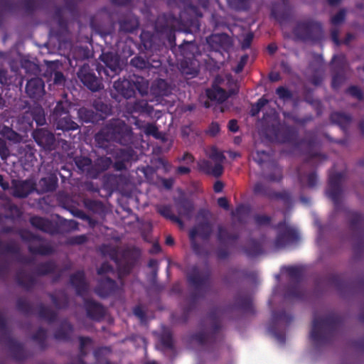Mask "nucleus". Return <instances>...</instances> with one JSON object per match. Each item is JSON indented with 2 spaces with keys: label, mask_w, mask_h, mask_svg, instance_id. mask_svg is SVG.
Masks as SVG:
<instances>
[{
  "label": "nucleus",
  "mask_w": 364,
  "mask_h": 364,
  "mask_svg": "<svg viewBox=\"0 0 364 364\" xmlns=\"http://www.w3.org/2000/svg\"><path fill=\"white\" fill-rule=\"evenodd\" d=\"M284 122L281 123L275 113L264 115L263 133L265 138L273 143H293L296 141V114L283 112Z\"/></svg>",
  "instance_id": "f257e3e1"
},
{
  "label": "nucleus",
  "mask_w": 364,
  "mask_h": 364,
  "mask_svg": "<svg viewBox=\"0 0 364 364\" xmlns=\"http://www.w3.org/2000/svg\"><path fill=\"white\" fill-rule=\"evenodd\" d=\"M339 326V320L333 314L315 316L311 331V338L314 346L318 348L329 344Z\"/></svg>",
  "instance_id": "f03ea898"
},
{
  "label": "nucleus",
  "mask_w": 364,
  "mask_h": 364,
  "mask_svg": "<svg viewBox=\"0 0 364 364\" xmlns=\"http://www.w3.org/2000/svg\"><path fill=\"white\" fill-rule=\"evenodd\" d=\"M282 3H273L271 17L282 27L285 38L296 41V25L292 24V10L289 0H281Z\"/></svg>",
  "instance_id": "7ed1b4c3"
},
{
  "label": "nucleus",
  "mask_w": 364,
  "mask_h": 364,
  "mask_svg": "<svg viewBox=\"0 0 364 364\" xmlns=\"http://www.w3.org/2000/svg\"><path fill=\"white\" fill-rule=\"evenodd\" d=\"M210 277V272L208 270L204 274H202L200 270L197 266H193L187 274V280L194 288L196 291L192 292L190 296L188 304L183 308V314L186 318L194 310L198 304V299L204 298L205 294L200 290L201 287L206 285Z\"/></svg>",
  "instance_id": "20e7f679"
},
{
  "label": "nucleus",
  "mask_w": 364,
  "mask_h": 364,
  "mask_svg": "<svg viewBox=\"0 0 364 364\" xmlns=\"http://www.w3.org/2000/svg\"><path fill=\"white\" fill-rule=\"evenodd\" d=\"M217 311L218 309H214L208 314V318L211 321V329L209 332L201 331L192 336V338L201 346H209L214 348L223 339L220 333L221 324L218 318Z\"/></svg>",
  "instance_id": "39448f33"
},
{
  "label": "nucleus",
  "mask_w": 364,
  "mask_h": 364,
  "mask_svg": "<svg viewBox=\"0 0 364 364\" xmlns=\"http://www.w3.org/2000/svg\"><path fill=\"white\" fill-rule=\"evenodd\" d=\"M292 321L293 316L285 311H274L268 331L279 344L284 345L286 342V331Z\"/></svg>",
  "instance_id": "423d86ee"
},
{
  "label": "nucleus",
  "mask_w": 364,
  "mask_h": 364,
  "mask_svg": "<svg viewBox=\"0 0 364 364\" xmlns=\"http://www.w3.org/2000/svg\"><path fill=\"white\" fill-rule=\"evenodd\" d=\"M240 238L238 233H231L223 225L218 226L216 239L219 244L215 250V255L218 259L224 260L231 255V248L234 247Z\"/></svg>",
  "instance_id": "0eeeda50"
},
{
  "label": "nucleus",
  "mask_w": 364,
  "mask_h": 364,
  "mask_svg": "<svg viewBox=\"0 0 364 364\" xmlns=\"http://www.w3.org/2000/svg\"><path fill=\"white\" fill-rule=\"evenodd\" d=\"M112 142L123 146L133 144L134 133L130 126L119 119H114L107 124Z\"/></svg>",
  "instance_id": "6e6552de"
},
{
  "label": "nucleus",
  "mask_w": 364,
  "mask_h": 364,
  "mask_svg": "<svg viewBox=\"0 0 364 364\" xmlns=\"http://www.w3.org/2000/svg\"><path fill=\"white\" fill-rule=\"evenodd\" d=\"M344 179V172H336L334 170L329 172L326 194L333 202L336 210H338L341 206V199L343 193L342 183Z\"/></svg>",
  "instance_id": "1a4fd4ad"
},
{
  "label": "nucleus",
  "mask_w": 364,
  "mask_h": 364,
  "mask_svg": "<svg viewBox=\"0 0 364 364\" xmlns=\"http://www.w3.org/2000/svg\"><path fill=\"white\" fill-rule=\"evenodd\" d=\"M321 25L312 20L301 21L297 20V40L317 41L322 38Z\"/></svg>",
  "instance_id": "9d476101"
},
{
  "label": "nucleus",
  "mask_w": 364,
  "mask_h": 364,
  "mask_svg": "<svg viewBox=\"0 0 364 364\" xmlns=\"http://www.w3.org/2000/svg\"><path fill=\"white\" fill-rule=\"evenodd\" d=\"M100 59L105 65V66L97 65L96 69L100 76L104 75L107 77L112 78L121 71L119 58L117 54L112 52H103L100 55Z\"/></svg>",
  "instance_id": "9b49d317"
},
{
  "label": "nucleus",
  "mask_w": 364,
  "mask_h": 364,
  "mask_svg": "<svg viewBox=\"0 0 364 364\" xmlns=\"http://www.w3.org/2000/svg\"><path fill=\"white\" fill-rule=\"evenodd\" d=\"M77 77L82 83L92 92H97L103 89L102 82V75L100 77L96 76L87 63H84L77 72Z\"/></svg>",
  "instance_id": "f8f14e48"
},
{
  "label": "nucleus",
  "mask_w": 364,
  "mask_h": 364,
  "mask_svg": "<svg viewBox=\"0 0 364 364\" xmlns=\"http://www.w3.org/2000/svg\"><path fill=\"white\" fill-rule=\"evenodd\" d=\"M274 228L277 230L274 241L277 248L284 247L296 240V229L290 227L285 220L274 225Z\"/></svg>",
  "instance_id": "ddd939ff"
},
{
  "label": "nucleus",
  "mask_w": 364,
  "mask_h": 364,
  "mask_svg": "<svg viewBox=\"0 0 364 364\" xmlns=\"http://www.w3.org/2000/svg\"><path fill=\"white\" fill-rule=\"evenodd\" d=\"M113 158L114 160V169L122 171L127 169V164L137 160V154L132 147L118 149L114 152Z\"/></svg>",
  "instance_id": "4468645a"
},
{
  "label": "nucleus",
  "mask_w": 364,
  "mask_h": 364,
  "mask_svg": "<svg viewBox=\"0 0 364 364\" xmlns=\"http://www.w3.org/2000/svg\"><path fill=\"white\" fill-rule=\"evenodd\" d=\"M208 100L204 102V107L210 108L213 105H220L230 95L225 89L220 87L216 83H213L210 88L205 90Z\"/></svg>",
  "instance_id": "2eb2a0df"
},
{
  "label": "nucleus",
  "mask_w": 364,
  "mask_h": 364,
  "mask_svg": "<svg viewBox=\"0 0 364 364\" xmlns=\"http://www.w3.org/2000/svg\"><path fill=\"white\" fill-rule=\"evenodd\" d=\"M29 222L32 227L43 232L51 235L60 234L58 223H54L46 218L34 215L30 218Z\"/></svg>",
  "instance_id": "dca6fc26"
},
{
  "label": "nucleus",
  "mask_w": 364,
  "mask_h": 364,
  "mask_svg": "<svg viewBox=\"0 0 364 364\" xmlns=\"http://www.w3.org/2000/svg\"><path fill=\"white\" fill-rule=\"evenodd\" d=\"M230 308L240 310L244 314H255L252 296L247 292L238 291L234 296V304Z\"/></svg>",
  "instance_id": "f3484780"
},
{
  "label": "nucleus",
  "mask_w": 364,
  "mask_h": 364,
  "mask_svg": "<svg viewBox=\"0 0 364 364\" xmlns=\"http://www.w3.org/2000/svg\"><path fill=\"white\" fill-rule=\"evenodd\" d=\"M32 136L36 144L45 150L51 151L55 149V137L48 129H37L33 132Z\"/></svg>",
  "instance_id": "a211bd4d"
},
{
  "label": "nucleus",
  "mask_w": 364,
  "mask_h": 364,
  "mask_svg": "<svg viewBox=\"0 0 364 364\" xmlns=\"http://www.w3.org/2000/svg\"><path fill=\"white\" fill-rule=\"evenodd\" d=\"M41 0H19L18 3L13 0H1V7L6 11H13L16 10L18 4L22 6L24 10L29 14L33 13L36 9H40Z\"/></svg>",
  "instance_id": "6ab92c4d"
},
{
  "label": "nucleus",
  "mask_w": 364,
  "mask_h": 364,
  "mask_svg": "<svg viewBox=\"0 0 364 364\" xmlns=\"http://www.w3.org/2000/svg\"><path fill=\"white\" fill-rule=\"evenodd\" d=\"M253 192L255 195L262 196L270 200H282L287 202L289 199V195L287 192H276L261 182L255 184Z\"/></svg>",
  "instance_id": "aec40b11"
},
{
  "label": "nucleus",
  "mask_w": 364,
  "mask_h": 364,
  "mask_svg": "<svg viewBox=\"0 0 364 364\" xmlns=\"http://www.w3.org/2000/svg\"><path fill=\"white\" fill-rule=\"evenodd\" d=\"M117 282L108 277H102L98 281L95 289V293L101 298H107L115 294L118 291Z\"/></svg>",
  "instance_id": "412c9836"
},
{
  "label": "nucleus",
  "mask_w": 364,
  "mask_h": 364,
  "mask_svg": "<svg viewBox=\"0 0 364 364\" xmlns=\"http://www.w3.org/2000/svg\"><path fill=\"white\" fill-rule=\"evenodd\" d=\"M36 190V183L31 180L12 181V195L15 198H25Z\"/></svg>",
  "instance_id": "4be33fe9"
},
{
  "label": "nucleus",
  "mask_w": 364,
  "mask_h": 364,
  "mask_svg": "<svg viewBox=\"0 0 364 364\" xmlns=\"http://www.w3.org/2000/svg\"><path fill=\"white\" fill-rule=\"evenodd\" d=\"M70 283L77 296L84 297L89 291V284L83 270H78L70 276Z\"/></svg>",
  "instance_id": "5701e85b"
},
{
  "label": "nucleus",
  "mask_w": 364,
  "mask_h": 364,
  "mask_svg": "<svg viewBox=\"0 0 364 364\" xmlns=\"http://www.w3.org/2000/svg\"><path fill=\"white\" fill-rule=\"evenodd\" d=\"M335 73L332 79V87L334 89L339 87L340 85L344 81V70L346 69V60L343 55H336L332 60Z\"/></svg>",
  "instance_id": "b1692460"
},
{
  "label": "nucleus",
  "mask_w": 364,
  "mask_h": 364,
  "mask_svg": "<svg viewBox=\"0 0 364 364\" xmlns=\"http://www.w3.org/2000/svg\"><path fill=\"white\" fill-rule=\"evenodd\" d=\"M184 43H185L184 44H182L179 46L180 52L181 53V54L183 55V57L185 58V60H183L181 63L182 73L186 75L196 76V75H197V74L198 73V70L195 67L191 66V68H189L188 66V60L191 61V65L193 64L192 60L195 57L194 54L191 53L189 55L186 53V49H190L191 48H193L194 46H193V44L186 42L185 41H184Z\"/></svg>",
  "instance_id": "393cba45"
},
{
  "label": "nucleus",
  "mask_w": 364,
  "mask_h": 364,
  "mask_svg": "<svg viewBox=\"0 0 364 364\" xmlns=\"http://www.w3.org/2000/svg\"><path fill=\"white\" fill-rule=\"evenodd\" d=\"M118 24L120 33H131L137 30L139 21L136 15L129 11L118 20Z\"/></svg>",
  "instance_id": "a878e982"
},
{
  "label": "nucleus",
  "mask_w": 364,
  "mask_h": 364,
  "mask_svg": "<svg viewBox=\"0 0 364 364\" xmlns=\"http://www.w3.org/2000/svg\"><path fill=\"white\" fill-rule=\"evenodd\" d=\"M207 43L215 51L227 50L231 46L230 37L226 33L212 34L206 38Z\"/></svg>",
  "instance_id": "bb28decb"
},
{
  "label": "nucleus",
  "mask_w": 364,
  "mask_h": 364,
  "mask_svg": "<svg viewBox=\"0 0 364 364\" xmlns=\"http://www.w3.org/2000/svg\"><path fill=\"white\" fill-rule=\"evenodd\" d=\"M45 84L40 77H33L28 80L26 85V92L33 100H39L45 93Z\"/></svg>",
  "instance_id": "cd10ccee"
},
{
  "label": "nucleus",
  "mask_w": 364,
  "mask_h": 364,
  "mask_svg": "<svg viewBox=\"0 0 364 364\" xmlns=\"http://www.w3.org/2000/svg\"><path fill=\"white\" fill-rule=\"evenodd\" d=\"M84 306L88 318L100 321L104 318L105 310L103 306L92 299H84Z\"/></svg>",
  "instance_id": "c85d7f7f"
},
{
  "label": "nucleus",
  "mask_w": 364,
  "mask_h": 364,
  "mask_svg": "<svg viewBox=\"0 0 364 364\" xmlns=\"http://www.w3.org/2000/svg\"><path fill=\"white\" fill-rule=\"evenodd\" d=\"M1 341L5 342L14 360L21 361L26 359L27 353L22 343L13 338L11 336H7Z\"/></svg>",
  "instance_id": "c756f323"
},
{
  "label": "nucleus",
  "mask_w": 364,
  "mask_h": 364,
  "mask_svg": "<svg viewBox=\"0 0 364 364\" xmlns=\"http://www.w3.org/2000/svg\"><path fill=\"white\" fill-rule=\"evenodd\" d=\"M1 341L5 342L14 360L21 361L26 359L27 353L22 343L13 338L11 336H7Z\"/></svg>",
  "instance_id": "7c9ffc66"
},
{
  "label": "nucleus",
  "mask_w": 364,
  "mask_h": 364,
  "mask_svg": "<svg viewBox=\"0 0 364 364\" xmlns=\"http://www.w3.org/2000/svg\"><path fill=\"white\" fill-rule=\"evenodd\" d=\"M353 239L361 240L364 235V218L362 215L352 212L349 214Z\"/></svg>",
  "instance_id": "2f4dec72"
},
{
  "label": "nucleus",
  "mask_w": 364,
  "mask_h": 364,
  "mask_svg": "<svg viewBox=\"0 0 364 364\" xmlns=\"http://www.w3.org/2000/svg\"><path fill=\"white\" fill-rule=\"evenodd\" d=\"M175 205L178 215L186 219H191L194 213L193 202L188 198L182 196L175 199Z\"/></svg>",
  "instance_id": "473e14b6"
},
{
  "label": "nucleus",
  "mask_w": 364,
  "mask_h": 364,
  "mask_svg": "<svg viewBox=\"0 0 364 364\" xmlns=\"http://www.w3.org/2000/svg\"><path fill=\"white\" fill-rule=\"evenodd\" d=\"M113 166V161L110 157L100 156L92 163V168L89 171V177L93 179L97 178L99 176Z\"/></svg>",
  "instance_id": "72a5a7b5"
},
{
  "label": "nucleus",
  "mask_w": 364,
  "mask_h": 364,
  "mask_svg": "<svg viewBox=\"0 0 364 364\" xmlns=\"http://www.w3.org/2000/svg\"><path fill=\"white\" fill-rule=\"evenodd\" d=\"M28 252L33 255L49 256L54 253L55 250L51 245L46 242L43 237L28 245Z\"/></svg>",
  "instance_id": "f704fd0d"
},
{
  "label": "nucleus",
  "mask_w": 364,
  "mask_h": 364,
  "mask_svg": "<svg viewBox=\"0 0 364 364\" xmlns=\"http://www.w3.org/2000/svg\"><path fill=\"white\" fill-rule=\"evenodd\" d=\"M33 116L31 112L30 108L28 110L23 112L18 115L15 120H12V126L19 132L26 133L33 128Z\"/></svg>",
  "instance_id": "c9c22d12"
},
{
  "label": "nucleus",
  "mask_w": 364,
  "mask_h": 364,
  "mask_svg": "<svg viewBox=\"0 0 364 364\" xmlns=\"http://www.w3.org/2000/svg\"><path fill=\"white\" fill-rule=\"evenodd\" d=\"M113 87L115 91L124 98L129 99L134 96L131 78L119 79L114 82Z\"/></svg>",
  "instance_id": "e433bc0d"
},
{
  "label": "nucleus",
  "mask_w": 364,
  "mask_h": 364,
  "mask_svg": "<svg viewBox=\"0 0 364 364\" xmlns=\"http://www.w3.org/2000/svg\"><path fill=\"white\" fill-rule=\"evenodd\" d=\"M73 326L68 320L61 321L59 327L54 333V338L58 341H69L73 333Z\"/></svg>",
  "instance_id": "4c0bfd02"
},
{
  "label": "nucleus",
  "mask_w": 364,
  "mask_h": 364,
  "mask_svg": "<svg viewBox=\"0 0 364 364\" xmlns=\"http://www.w3.org/2000/svg\"><path fill=\"white\" fill-rule=\"evenodd\" d=\"M54 126L57 130H62L63 132L76 130L79 126L70 117V114L61 116L53 119Z\"/></svg>",
  "instance_id": "58836bf2"
},
{
  "label": "nucleus",
  "mask_w": 364,
  "mask_h": 364,
  "mask_svg": "<svg viewBox=\"0 0 364 364\" xmlns=\"http://www.w3.org/2000/svg\"><path fill=\"white\" fill-rule=\"evenodd\" d=\"M345 17L346 10L341 9L335 16H332L331 19V22L333 25V27L331 31V39L336 46L341 43L338 38L339 29L337 28V26L344 21Z\"/></svg>",
  "instance_id": "ea45409f"
},
{
  "label": "nucleus",
  "mask_w": 364,
  "mask_h": 364,
  "mask_svg": "<svg viewBox=\"0 0 364 364\" xmlns=\"http://www.w3.org/2000/svg\"><path fill=\"white\" fill-rule=\"evenodd\" d=\"M58 180L54 175L43 177L38 181V190L40 193H46L55 191L58 187Z\"/></svg>",
  "instance_id": "a19ab883"
},
{
  "label": "nucleus",
  "mask_w": 364,
  "mask_h": 364,
  "mask_svg": "<svg viewBox=\"0 0 364 364\" xmlns=\"http://www.w3.org/2000/svg\"><path fill=\"white\" fill-rule=\"evenodd\" d=\"M15 279L20 287H22L27 291L32 289L36 284L35 278L23 269H19L16 272Z\"/></svg>",
  "instance_id": "79ce46f5"
},
{
  "label": "nucleus",
  "mask_w": 364,
  "mask_h": 364,
  "mask_svg": "<svg viewBox=\"0 0 364 364\" xmlns=\"http://www.w3.org/2000/svg\"><path fill=\"white\" fill-rule=\"evenodd\" d=\"M58 267L57 263L54 260L50 259L37 264L34 269V273L41 277L46 276L55 273Z\"/></svg>",
  "instance_id": "37998d69"
},
{
  "label": "nucleus",
  "mask_w": 364,
  "mask_h": 364,
  "mask_svg": "<svg viewBox=\"0 0 364 364\" xmlns=\"http://www.w3.org/2000/svg\"><path fill=\"white\" fill-rule=\"evenodd\" d=\"M112 353L110 346L97 347L93 350V355L95 360L94 364H114L107 357Z\"/></svg>",
  "instance_id": "c03bdc74"
},
{
  "label": "nucleus",
  "mask_w": 364,
  "mask_h": 364,
  "mask_svg": "<svg viewBox=\"0 0 364 364\" xmlns=\"http://www.w3.org/2000/svg\"><path fill=\"white\" fill-rule=\"evenodd\" d=\"M243 251L250 258L256 257L264 252L261 242L255 239L248 240L247 245L243 247Z\"/></svg>",
  "instance_id": "a18cd8bd"
},
{
  "label": "nucleus",
  "mask_w": 364,
  "mask_h": 364,
  "mask_svg": "<svg viewBox=\"0 0 364 364\" xmlns=\"http://www.w3.org/2000/svg\"><path fill=\"white\" fill-rule=\"evenodd\" d=\"M4 253H11L13 255H17V261L21 264H31L33 263V260L31 258H29L26 256H23L20 255V248L14 242L6 243L3 247Z\"/></svg>",
  "instance_id": "49530a36"
},
{
  "label": "nucleus",
  "mask_w": 364,
  "mask_h": 364,
  "mask_svg": "<svg viewBox=\"0 0 364 364\" xmlns=\"http://www.w3.org/2000/svg\"><path fill=\"white\" fill-rule=\"evenodd\" d=\"M151 91L156 97L167 96L170 93V87L164 79H158L152 84Z\"/></svg>",
  "instance_id": "de8ad7c7"
},
{
  "label": "nucleus",
  "mask_w": 364,
  "mask_h": 364,
  "mask_svg": "<svg viewBox=\"0 0 364 364\" xmlns=\"http://www.w3.org/2000/svg\"><path fill=\"white\" fill-rule=\"evenodd\" d=\"M38 316L49 323H52L57 320L58 313L50 307L41 303L38 306Z\"/></svg>",
  "instance_id": "09e8293b"
},
{
  "label": "nucleus",
  "mask_w": 364,
  "mask_h": 364,
  "mask_svg": "<svg viewBox=\"0 0 364 364\" xmlns=\"http://www.w3.org/2000/svg\"><path fill=\"white\" fill-rule=\"evenodd\" d=\"M157 212L164 218L177 223L180 226H183V222L180 217L175 215L172 212V208L170 205H161L157 207Z\"/></svg>",
  "instance_id": "8fccbe9b"
},
{
  "label": "nucleus",
  "mask_w": 364,
  "mask_h": 364,
  "mask_svg": "<svg viewBox=\"0 0 364 364\" xmlns=\"http://www.w3.org/2000/svg\"><path fill=\"white\" fill-rule=\"evenodd\" d=\"M80 173H86L89 177V171L92 168V160L87 156H77L73 159Z\"/></svg>",
  "instance_id": "3c124183"
},
{
  "label": "nucleus",
  "mask_w": 364,
  "mask_h": 364,
  "mask_svg": "<svg viewBox=\"0 0 364 364\" xmlns=\"http://www.w3.org/2000/svg\"><path fill=\"white\" fill-rule=\"evenodd\" d=\"M132 87L134 94L137 91L141 96L147 95L149 83L146 80L140 76H134L131 78Z\"/></svg>",
  "instance_id": "603ef678"
},
{
  "label": "nucleus",
  "mask_w": 364,
  "mask_h": 364,
  "mask_svg": "<svg viewBox=\"0 0 364 364\" xmlns=\"http://www.w3.org/2000/svg\"><path fill=\"white\" fill-rule=\"evenodd\" d=\"M309 151L307 156V163L311 166L316 165L317 164L326 160L325 156L322 155L317 150V144L314 142L309 144Z\"/></svg>",
  "instance_id": "864d4df0"
},
{
  "label": "nucleus",
  "mask_w": 364,
  "mask_h": 364,
  "mask_svg": "<svg viewBox=\"0 0 364 364\" xmlns=\"http://www.w3.org/2000/svg\"><path fill=\"white\" fill-rule=\"evenodd\" d=\"M95 141L97 146L103 149L107 148L108 143L112 141L107 124L95 135Z\"/></svg>",
  "instance_id": "5fc2aeb1"
},
{
  "label": "nucleus",
  "mask_w": 364,
  "mask_h": 364,
  "mask_svg": "<svg viewBox=\"0 0 364 364\" xmlns=\"http://www.w3.org/2000/svg\"><path fill=\"white\" fill-rule=\"evenodd\" d=\"M331 120L332 123L338 124L343 130H346L351 122V117L346 114L336 112L331 114Z\"/></svg>",
  "instance_id": "6e6d98bb"
},
{
  "label": "nucleus",
  "mask_w": 364,
  "mask_h": 364,
  "mask_svg": "<svg viewBox=\"0 0 364 364\" xmlns=\"http://www.w3.org/2000/svg\"><path fill=\"white\" fill-rule=\"evenodd\" d=\"M70 106L71 104L68 100H60L57 102L51 114L52 119L70 114L69 109Z\"/></svg>",
  "instance_id": "4d7b16f0"
},
{
  "label": "nucleus",
  "mask_w": 364,
  "mask_h": 364,
  "mask_svg": "<svg viewBox=\"0 0 364 364\" xmlns=\"http://www.w3.org/2000/svg\"><path fill=\"white\" fill-rule=\"evenodd\" d=\"M317 181V176L314 171L304 173L301 176L297 171V183H300L307 187L313 188L316 185Z\"/></svg>",
  "instance_id": "13d9d810"
},
{
  "label": "nucleus",
  "mask_w": 364,
  "mask_h": 364,
  "mask_svg": "<svg viewBox=\"0 0 364 364\" xmlns=\"http://www.w3.org/2000/svg\"><path fill=\"white\" fill-rule=\"evenodd\" d=\"M191 230H196L197 236L198 235L203 240H208L212 234V226L208 221L199 223L196 227Z\"/></svg>",
  "instance_id": "bf43d9fd"
},
{
  "label": "nucleus",
  "mask_w": 364,
  "mask_h": 364,
  "mask_svg": "<svg viewBox=\"0 0 364 364\" xmlns=\"http://www.w3.org/2000/svg\"><path fill=\"white\" fill-rule=\"evenodd\" d=\"M30 109L37 126H43L46 123L45 111L41 105L33 106Z\"/></svg>",
  "instance_id": "052dcab7"
},
{
  "label": "nucleus",
  "mask_w": 364,
  "mask_h": 364,
  "mask_svg": "<svg viewBox=\"0 0 364 364\" xmlns=\"http://www.w3.org/2000/svg\"><path fill=\"white\" fill-rule=\"evenodd\" d=\"M58 225L60 228V234L78 230V223L74 220H60Z\"/></svg>",
  "instance_id": "680f3d73"
},
{
  "label": "nucleus",
  "mask_w": 364,
  "mask_h": 364,
  "mask_svg": "<svg viewBox=\"0 0 364 364\" xmlns=\"http://www.w3.org/2000/svg\"><path fill=\"white\" fill-rule=\"evenodd\" d=\"M0 134L8 140L14 142H20L21 140V136L8 126L4 125L1 128Z\"/></svg>",
  "instance_id": "e2e57ef3"
},
{
  "label": "nucleus",
  "mask_w": 364,
  "mask_h": 364,
  "mask_svg": "<svg viewBox=\"0 0 364 364\" xmlns=\"http://www.w3.org/2000/svg\"><path fill=\"white\" fill-rule=\"evenodd\" d=\"M152 109L153 107L144 100H136L132 105V111L139 114H150Z\"/></svg>",
  "instance_id": "0e129e2a"
},
{
  "label": "nucleus",
  "mask_w": 364,
  "mask_h": 364,
  "mask_svg": "<svg viewBox=\"0 0 364 364\" xmlns=\"http://www.w3.org/2000/svg\"><path fill=\"white\" fill-rule=\"evenodd\" d=\"M228 6L235 11H247L251 6V0H227Z\"/></svg>",
  "instance_id": "69168bd1"
},
{
  "label": "nucleus",
  "mask_w": 364,
  "mask_h": 364,
  "mask_svg": "<svg viewBox=\"0 0 364 364\" xmlns=\"http://www.w3.org/2000/svg\"><path fill=\"white\" fill-rule=\"evenodd\" d=\"M16 309L25 315H31L33 314V305L24 298H19L17 299Z\"/></svg>",
  "instance_id": "338daca9"
},
{
  "label": "nucleus",
  "mask_w": 364,
  "mask_h": 364,
  "mask_svg": "<svg viewBox=\"0 0 364 364\" xmlns=\"http://www.w3.org/2000/svg\"><path fill=\"white\" fill-rule=\"evenodd\" d=\"M47 331L41 327L32 336V339L36 341L41 349L46 348Z\"/></svg>",
  "instance_id": "774afa93"
}]
</instances>
